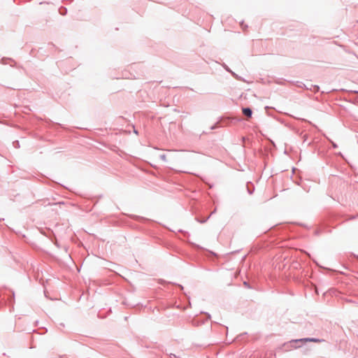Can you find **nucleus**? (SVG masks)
Listing matches in <instances>:
<instances>
[{
	"label": "nucleus",
	"mask_w": 358,
	"mask_h": 358,
	"mask_svg": "<svg viewBox=\"0 0 358 358\" xmlns=\"http://www.w3.org/2000/svg\"><path fill=\"white\" fill-rule=\"evenodd\" d=\"M209 218H210V216H208L206 218L202 219V220H199V219L196 218V220H197V222H199L200 223H205Z\"/></svg>",
	"instance_id": "9"
},
{
	"label": "nucleus",
	"mask_w": 358,
	"mask_h": 358,
	"mask_svg": "<svg viewBox=\"0 0 358 358\" xmlns=\"http://www.w3.org/2000/svg\"><path fill=\"white\" fill-rule=\"evenodd\" d=\"M242 113L248 118L251 117L252 115V110L250 107L243 108Z\"/></svg>",
	"instance_id": "2"
},
{
	"label": "nucleus",
	"mask_w": 358,
	"mask_h": 358,
	"mask_svg": "<svg viewBox=\"0 0 358 358\" xmlns=\"http://www.w3.org/2000/svg\"><path fill=\"white\" fill-rule=\"evenodd\" d=\"M59 12L60 15H65L67 13V8L66 7L62 6L59 8Z\"/></svg>",
	"instance_id": "6"
},
{
	"label": "nucleus",
	"mask_w": 358,
	"mask_h": 358,
	"mask_svg": "<svg viewBox=\"0 0 358 358\" xmlns=\"http://www.w3.org/2000/svg\"><path fill=\"white\" fill-rule=\"evenodd\" d=\"M222 66L224 67V69L227 71V72H231V70L229 68V66L227 65H226L224 63L222 64Z\"/></svg>",
	"instance_id": "10"
},
{
	"label": "nucleus",
	"mask_w": 358,
	"mask_h": 358,
	"mask_svg": "<svg viewBox=\"0 0 358 358\" xmlns=\"http://www.w3.org/2000/svg\"><path fill=\"white\" fill-rule=\"evenodd\" d=\"M357 258H358V257H357Z\"/></svg>",
	"instance_id": "24"
},
{
	"label": "nucleus",
	"mask_w": 358,
	"mask_h": 358,
	"mask_svg": "<svg viewBox=\"0 0 358 358\" xmlns=\"http://www.w3.org/2000/svg\"><path fill=\"white\" fill-rule=\"evenodd\" d=\"M45 4H49L50 3L48 2V1H41V2L39 3L40 5L45 4Z\"/></svg>",
	"instance_id": "17"
},
{
	"label": "nucleus",
	"mask_w": 358,
	"mask_h": 358,
	"mask_svg": "<svg viewBox=\"0 0 358 358\" xmlns=\"http://www.w3.org/2000/svg\"><path fill=\"white\" fill-rule=\"evenodd\" d=\"M247 191L249 194H252L255 191V186L252 182H248L246 183Z\"/></svg>",
	"instance_id": "3"
},
{
	"label": "nucleus",
	"mask_w": 358,
	"mask_h": 358,
	"mask_svg": "<svg viewBox=\"0 0 358 358\" xmlns=\"http://www.w3.org/2000/svg\"><path fill=\"white\" fill-rule=\"evenodd\" d=\"M15 67H17V68H18V67H19V66H17V65H16V66H15ZM20 68H22V66H20Z\"/></svg>",
	"instance_id": "23"
},
{
	"label": "nucleus",
	"mask_w": 358,
	"mask_h": 358,
	"mask_svg": "<svg viewBox=\"0 0 358 358\" xmlns=\"http://www.w3.org/2000/svg\"><path fill=\"white\" fill-rule=\"evenodd\" d=\"M312 87H313V91L314 92H319V90H320V87H319L318 85H312ZM310 90H312V89H311V88H310Z\"/></svg>",
	"instance_id": "8"
},
{
	"label": "nucleus",
	"mask_w": 358,
	"mask_h": 358,
	"mask_svg": "<svg viewBox=\"0 0 358 358\" xmlns=\"http://www.w3.org/2000/svg\"><path fill=\"white\" fill-rule=\"evenodd\" d=\"M178 286L180 287V289H183V286L181 285H178Z\"/></svg>",
	"instance_id": "21"
},
{
	"label": "nucleus",
	"mask_w": 358,
	"mask_h": 358,
	"mask_svg": "<svg viewBox=\"0 0 358 358\" xmlns=\"http://www.w3.org/2000/svg\"><path fill=\"white\" fill-rule=\"evenodd\" d=\"M205 314L207 315L208 319H210V315L208 313H205Z\"/></svg>",
	"instance_id": "18"
},
{
	"label": "nucleus",
	"mask_w": 358,
	"mask_h": 358,
	"mask_svg": "<svg viewBox=\"0 0 358 358\" xmlns=\"http://www.w3.org/2000/svg\"><path fill=\"white\" fill-rule=\"evenodd\" d=\"M328 140H329V141L331 143L332 147H333L334 148H338V145H337L336 143H334V141H331V139H329V138H328Z\"/></svg>",
	"instance_id": "11"
},
{
	"label": "nucleus",
	"mask_w": 358,
	"mask_h": 358,
	"mask_svg": "<svg viewBox=\"0 0 358 358\" xmlns=\"http://www.w3.org/2000/svg\"><path fill=\"white\" fill-rule=\"evenodd\" d=\"M243 285L248 288V289H250L251 288V286L250 285L249 282H248L247 281H244L243 282Z\"/></svg>",
	"instance_id": "14"
},
{
	"label": "nucleus",
	"mask_w": 358,
	"mask_h": 358,
	"mask_svg": "<svg viewBox=\"0 0 358 358\" xmlns=\"http://www.w3.org/2000/svg\"><path fill=\"white\" fill-rule=\"evenodd\" d=\"M223 120L222 118H221L220 121L216 122L215 124H214L211 127H210V129L211 130H213V129H215L220 127H222L223 124L221 123V122Z\"/></svg>",
	"instance_id": "5"
},
{
	"label": "nucleus",
	"mask_w": 358,
	"mask_h": 358,
	"mask_svg": "<svg viewBox=\"0 0 358 358\" xmlns=\"http://www.w3.org/2000/svg\"><path fill=\"white\" fill-rule=\"evenodd\" d=\"M8 61H10L13 63V64H11V66H16V62L12 58L10 57H3L1 59V64H6Z\"/></svg>",
	"instance_id": "4"
},
{
	"label": "nucleus",
	"mask_w": 358,
	"mask_h": 358,
	"mask_svg": "<svg viewBox=\"0 0 358 358\" xmlns=\"http://www.w3.org/2000/svg\"><path fill=\"white\" fill-rule=\"evenodd\" d=\"M159 157L162 160H163L164 162H166V156L165 154H162L159 155Z\"/></svg>",
	"instance_id": "12"
},
{
	"label": "nucleus",
	"mask_w": 358,
	"mask_h": 358,
	"mask_svg": "<svg viewBox=\"0 0 358 358\" xmlns=\"http://www.w3.org/2000/svg\"><path fill=\"white\" fill-rule=\"evenodd\" d=\"M216 211V208H215V210L208 215V216H211L213 214H214Z\"/></svg>",
	"instance_id": "19"
},
{
	"label": "nucleus",
	"mask_w": 358,
	"mask_h": 358,
	"mask_svg": "<svg viewBox=\"0 0 358 358\" xmlns=\"http://www.w3.org/2000/svg\"><path fill=\"white\" fill-rule=\"evenodd\" d=\"M13 145L15 147V148H20V143L18 141H15L13 142Z\"/></svg>",
	"instance_id": "15"
},
{
	"label": "nucleus",
	"mask_w": 358,
	"mask_h": 358,
	"mask_svg": "<svg viewBox=\"0 0 358 358\" xmlns=\"http://www.w3.org/2000/svg\"><path fill=\"white\" fill-rule=\"evenodd\" d=\"M321 232H322V231H321V230H320V229H317V230H315V234L316 236H319V235L321 234Z\"/></svg>",
	"instance_id": "16"
},
{
	"label": "nucleus",
	"mask_w": 358,
	"mask_h": 358,
	"mask_svg": "<svg viewBox=\"0 0 358 358\" xmlns=\"http://www.w3.org/2000/svg\"><path fill=\"white\" fill-rule=\"evenodd\" d=\"M132 217L138 221H144V220H146L145 218L143 217H141V216H138V215H133Z\"/></svg>",
	"instance_id": "7"
},
{
	"label": "nucleus",
	"mask_w": 358,
	"mask_h": 358,
	"mask_svg": "<svg viewBox=\"0 0 358 358\" xmlns=\"http://www.w3.org/2000/svg\"><path fill=\"white\" fill-rule=\"evenodd\" d=\"M303 138V141H306V138H307V135L305 134Z\"/></svg>",
	"instance_id": "20"
},
{
	"label": "nucleus",
	"mask_w": 358,
	"mask_h": 358,
	"mask_svg": "<svg viewBox=\"0 0 358 358\" xmlns=\"http://www.w3.org/2000/svg\"><path fill=\"white\" fill-rule=\"evenodd\" d=\"M235 78L238 79V80H241L240 77L236 74L234 72H233L231 71V72H229Z\"/></svg>",
	"instance_id": "13"
},
{
	"label": "nucleus",
	"mask_w": 358,
	"mask_h": 358,
	"mask_svg": "<svg viewBox=\"0 0 358 358\" xmlns=\"http://www.w3.org/2000/svg\"><path fill=\"white\" fill-rule=\"evenodd\" d=\"M134 133L136 134H138V131L136 130L135 129H134Z\"/></svg>",
	"instance_id": "22"
},
{
	"label": "nucleus",
	"mask_w": 358,
	"mask_h": 358,
	"mask_svg": "<svg viewBox=\"0 0 358 358\" xmlns=\"http://www.w3.org/2000/svg\"><path fill=\"white\" fill-rule=\"evenodd\" d=\"M322 341H323L322 339H320V338H300V339L292 340L289 342V345L291 347L296 348L300 347V345H298V346L295 345V344L298 343H306V342L321 343Z\"/></svg>",
	"instance_id": "1"
}]
</instances>
